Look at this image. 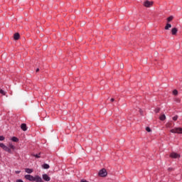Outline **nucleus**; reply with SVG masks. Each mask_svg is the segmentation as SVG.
Instances as JSON below:
<instances>
[{"label": "nucleus", "mask_w": 182, "mask_h": 182, "mask_svg": "<svg viewBox=\"0 0 182 182\" xmlns=\"http://www.w3.org/2000/svg\"><path fill=\"white\" fill-rule=\"evenodd\" d=\"M24 178H26V180H28V181L43 182L42 178L38 175L35 176L29 174L25 175Z\"/></svg>", "instance_id": "obj_1"}, {"label": "nucleus", "mask_w": 182, "mask_h": 182, "mask_svg": "<svg viewBox=\"0 0 182 182\" xmlns=\"http://www.w3.org/2000/svg\"><path fill=\"white\" fill-rule=\"evenodd\" d=\"M154 4V1H150L149 0H146L144 1L143 5L145 8H151V6Z\"/></svg>", "instance_id": "obj_2"}, {"label": "nucleus", "mask_w": 182, "mask_h": 182, "mask_svg": "<svg viewBox=\"0 0 182 182\" xmlns=\"http://www.w3.org/2000/svg\"><path fill=\"white\" fill-rule=\"evenodd\" d=\"M171 133H177L178 134H182V128L176 127L171 129Z\"/></svg>", "instance_id": "obj_3"}, {"label": "nucleus", "mask_w": 182, "mask_h": 182, "mask_svg": "<svg viewBox=\"0 0 182 182\" xmlns=\"http://www.w3.org/2000/svg\"><path fill=\"white\" fill-rule=\"evenodd\" d=\"M98 175L100 177H106L107 176V171L105 168H102L99 171Z\"/></svg>", "instance_id": "obj_4"}, {"label": "nucleus", "mask_w": 182, "mask_h": 182, "mask_svg": "<svg viewBox=\"0 0 182 182\" xmlns=\"http://www.w3.org/2000/svg\"><path fill=\"white\" fill-rule=\"evenodd\" d=\"M169 157L171 159H180L181 156L180 154L176 153V152H172L170 155Z\"/></svg>", "instance_id": "obj_5"}, {"label": "nucleus", "mask_w": 182, "mask_h": 182, "mask_svg": "<svg viewBox=\"0 0 182 182\" xmlns=\"http://www.w3.org/2000/svg\"><path fill=\"white\" fill-rule=\"evenodd\" d=\"M43 179L44 181H50V177L46 173L43 174Z\"/></svg>", "instance_id": "obj_6"}, {"label": "nucleus", "mask_w": 182, "mask_h": 182, "mask_svg": "<svg viewBox=\"0 0 182 182\" xmlns=\"http://www.w3.org/2000/svg\"><path fill=\"white\" fill-rule=\"evenodd\" d=\"M21 129L23 132H26V130H28V127L26 126V124H21Z\"/></svg>", "instance_id": "obj_7"}, {"label": "nucleus", "mask_w": 182, "mask_h": 182, "mask_svg": "<svg viewBox=\"0 0 182 182\" xmlns=\"http://www.w3.org/2000/svg\"><path fill=\"white\" fill-rule=\"evenodd\" d=\"M177 32H178V29H177V28H173L171 29V34L173 36L177 35Z\"/></svg>", "instance_id": "obj_8"}, {"label": "nucleus", "mask_w": 182, "mask_h": 182, "mask_svg": "<svg viewBox=\"0 0 182 182\" xmlns=\"http://www.w3.org/2000/svg\"><path fill=\"white\" fill-rule=\"evenodd\" d=\"M19 38H21V35H19V33H14V41H18Z\"/></svg>", "instance_id": "obj_9"}, {"label": "nucleus", "mask_w": 182, "mask_h": 182, "mask_svg": "<svg viewBox=\"0 0 182 182\" xmlns=\"http://www.w3.org/2000/svg\"><path fill=\"white\" fill-rule=\"evenodd\" d=\"M25 171L28 174H32V172L33 171V168H26Z\"/></svg>", "instance_id": "obj_10"}, {"label": "nucleus", "mask_w": 182, "mask_h": 182, "mask_svg": "<svg viewBox=\"0 0 182 182\" xmlns=\"http://www.w3.org/2000/svg\"><path fill=\"white\" fill-rule=\"evenodd\" d=\"M159 119L160 120H161L162 122L166 120V114H161L160 117H159Z\"/></svg>", "instance_id": "obj_11"}, {"label": "nucleus", "mask_w": 182, "mask_h": 182, "mask_svg": "<svg viewBox=\"0 0 182 182\" xmlns=\"http://www.w3.org/2000/svg\"><path fill=\"white\" fill-rule=\"evenodd\" d=\"M42 167H43V168L48 169V168H49L50 166L49 164H44L42 165Z\"/></svg>", "instance_id": "obj_12"}, {"label": "nucleus", "mask_w": 182, "mask_h": 182, "mask_svg": "<svg viewBox=\"0 0 182 182\" xmlns=\"http://www.w3.org/2000/svg\"><path fill=\"white\" fill-rule=\"evenodd\" d=\"M174 19V17L173 16H170L169 17L167 18L166 21L167 22H171Z\"/></svg>", "instance_id": "obj_13"}, {"label": "nucleus", "mask_w": 182, "mask_h": 182, "mask_svg": "<svg viewBox=\"0 0 182 182\" xmlns=\"http://www.w3.org/2000/svg\"><path fill=\"white\" fill-rule=\"evenodd\" d=\"M170 28H171V24L170 23H166V26H165V30L166 31H168V29H170Z\"/></svg>", "instance_id": "obj_14"}, {"label": "nucleus", "mask_w": 182, "mask_h": 182, "mask_svg": "<svg viewBox=\"0 0 182 182\" xmlns=\"http://www.w3.org/2000/svg\"><path fill=\"white\" fill-rule=\"evenodd\" d=\"M11 140H12V141H14V142H18V141H19V139L16 137V136H13L12 138H11Z\"/></svg>", "instance_id": "obj_15"}, {"label": "nucleus", "mask_w": 182, "mask_h": 182, "mask_svg": "<svg viewBox=\"0 0 182 182\" xmlns=\"http://www.w3.org/2000/svg\"><path fill=\"white\" fill-rule=\"evenodd\" d=\"M3 150H5V151H8L9 153H11V149L9 147L6 146L4 148Z\"/></svg>", "instance_id": "obj_16"}, {"label": "nucleus", "mask_w": 182, "mask_h": 182, "mask_svg": "<svg viewBox=\"0 0 182 182\" xmlns=\"http://www.w3.org/2000/svg\"><path fill=\"white\" fill-rule=\"evenodd\" d=\"M173 95H174L175 96H177L178 95V91H177V90H174L173 91Z\"/></svg>", "instance_id": "obj_17"}, {"label": "nucleus", "mask_w": 182, "mask_h": 182, "mask_svg": "<svg viewBox=\"0 0 182 182\" xmlns=\"http://www.w3.org/2000/svg\"><path fill=\"white\" fill-rule=\"evenodd\" d=\"M0 93H1V95H3V96H5V95H6L5 91H4V90H2V89H0Z\"/></svg>", "instance_id": "obj_18"}, {"label": "nucleus", "mask_w": 182, "mask_h": 182, "mask_svg": "<svg viewBox=\"0 0 182 182\" xmlns=\"http://www.w3.org/2000/svg\"><path fill=\"white\" fill-rule=\"evenodd\" d=\"M33 156H34V157H36V159H39V158H41V154H34Z\"/></svg>", "instance_id": "obj_19"}, {"label": "nucleus", "mask_w": 182, "mask_h": 182, "mask_svg": "<svg viewBox=\"0 0 182 182\" xmlns=\"http://www.w3.org/2000/svg\"><path fill=\"white\" fill-rule=\"evenodd\" d=\"M160 110H161V109L158 107V108L155 109L154 112H155V113H159L160 112Z\"/></svg>", "instance_id": "obj_20"}, {"label": "nucleus", "mask_w": 182, "mask_h": 182, "mask_svg": "<svg viewBox=\"0 0 182 182\" xmlns=\"http://www.w3.org/2000/svg\"><path fill=\"white\" fill-rule=\"evenodd\" d=\"M174 101L176 102V103H180V98H175Z\"/></svg>", "instance_id": "obj_21"}, {"label": "nucleus", "mask_w": 182, "mask_h": 182, "mask_svg": "<svg viewBox=\"0 0 182 182\" xmlns=\"http://www.w3.org/2000/svg\"><path fill=\"white\" fill-rule=\"evenodd\" d=\"M146 132H148L149 133H150V132H151V129H150V127H146Z\"/></svg>", "instance_id": "obj_22"}, {"label": "nucleus", "mask_w": 182, "mask_h": 182, "mask_svg": "<svg viewBox=\"0 0 182 182\" xmlns=\"http://www.w3.org/2000/svg\"><path fill=\"white\" fill-rule=\"evenodd\" d=\"M5 140V137L4 136H0V141H4Z\"/></svg>", "instance_id": "obj_23"}, {"label": "nucleus", "mask_w": 182, "mask_h": 182, "mask_svg": "<svg viewBox=\"0 0 182 182\" xmlns=\"http://www.w3.org/2000/svg\"><path fill=\"white\" fill-rule=\"evenodd\" d=\"M177 119H178V116H177V115L173 117V120L174 122L177 121Z\"/></svg>", "instance_id": "obj_24"}, {"label": "nucleus", "mask_w": 182, "mask_h": 182, "mask_svg": "<svg viewBox=\"0 0 182 182\" xmlns=\"http://www.w3.org/2000/svg\"><path fill=\"white\" fill-rule=\"evenodd\" d=\"M0 147H1V149H5V147H6V146H5V144H0Z\"/></svg>", "instance_id": "obj_25"}, {"label": "nucleus", "mask_w": 182, "mask_h": 182, "mask_svg": "<svg viewBox=\"0 0 182 182\" xmlns=\"http://www.w3.org/2000/svg\"><path fill=\"white\" fill-rule=\"evenodd\" d=\"M9 147H10V149H12L13 150L15 149V146L14 145H12V144H9Z\"/></svg>", "instance_id": "obj_26"}, {"label": "nucleus", "mask_w": 182, "mask_h": 182, "mask_svg": "<svg viewBox=\"0 0 182 182\" xmlns=\"http://www.w3.org/2000/svg\"><path fill=\"white\" fill-rule=\"evenodd\" d=\"M174 170V168H168V171H173Z\"/></svg>", "instance_id": "obj_27"}, {"label": "nucleus", "mask_w": 182, "mask_h": 182, "mask_svg": "<svg viewBox=\"0 0 182 182\" xmlns=\"http://www.w3.org/2000/svg\"><path fill=\"white\" fill-rule=\"evenodd\" d=\"M19 173H21V171H16V174H19Z\"/></svg>", "instance_id": "obj_28"}, {"label": "nucleus", "mask_w": 182, "mask_h": 182, "mask_svg": "<svg viewBox=\"0 0 182 182\" xmlns=\"http://www.w3.org/2000/svg\"><path fill=\"white\" fill-rule=\"evenodd\" d=\"M110 102H114V98H111Z\"/></svg>", "instance_id": "obj_29"}, {"label": "nucleus", "mask_w": 182, "mask_h": 182, "mask_svg": "<svg viewBox=\"0 0 182 182\" xmlns=\"http://www.w3.org/2000/svg\"><path fill=\"white\" fill-rule=\"evenodd\" d=\"M36 73L39 72V68H37L36 70Z\"/></svg>", "instance_id": "obj_30"}]
</instances>
